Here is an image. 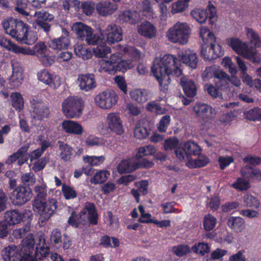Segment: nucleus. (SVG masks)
<instances>
[{
    "mask_svg": "<svg viewBox=\"0 0 261 261\" xmlns=\"http://www.w3.org/2000/svg\"><path fill=\"white\" fill-rule=\"evenodd\" d=\"M176 60L177 59L171 55L156 57L154 60L151 70L159 83L161 90L164 92L168 90L170 84V74H174L179 76L182 74Z\"/></svg>",
    "mask_w": 261,
    "mask_h": 261,
    "instance_id": "obj_1",
    "label": "nucleus"
},
{
    "mask_svg": "<svg viewBox=\"0 0 261 261\" xmlns=\"http://www.w3.org/2000/svg\"><path fill=\"white\" fill-rule=\"evenodd\" d=\"M191 32V28L188 23L178 21L168 29L166 37L171 43L185 45L188 42Z\"/></svg>",
    "mask_w": 261,
    "mask_h": 261,
    "instance_id": "obj_2",
    "label": "nucleus"
},
{
    "mask_svg": "<svg viewBox=\"0 0 261 261\" xmlns=\"http://www.w3.org/2000/svg\"><path fill=\"white\" fill-rule=\"evenodd\" d=\"M227 43L238 55L247 60H250L253 63H259L261 62V55L255 48L249 47L248 43L244 42L238 38H231Z\"/></svg>",
    "mask_w": 261,
    "mask_h": 261,
    "instance_id": "obj_3",
    "label": "nucleus"
},
{
    "mask_svg": "<svg viewBox=\"0 0 261 261\" xmlns=\"http://www.w3.org/2000/svg\"><path fill=\"white\" fill-rule=\"evenodd\" d=\"M84 101L77 96H69L62 103V112L69 118L80 117L84 109Z\"/></svg>",
    "mask_w": 261,
    "mask_h": 261,
    "instance_id": "obj_4",
    "label": "nucleus"
},
{
    "mask_svg": "<svg viewBox=\"0 0 261 261\" xmlns=\"http://www.w3.org/2000/svg\"><path fill=\"white\" fill-rule=\"evenodd\" d=\"M33 210L39 215V220L44 222L50 219L57 208V202L54 198L43 200L33 203Z\"/></svg>",
    "mask_w": 261,
    "mask_h": 261,
    "instance_id": "obj_5",
    "label": "nucleus"
},
{
    "mask_svg": "<svg viewBox=\"0 0 261 261\" xmlns=\"http://www.w3.org/2000/svg\"><path fill=\"white\" fill-rule=\"evenodd\" d=\"M72 30L79 39L85 40L88 45H95L100 40L99 36L93 33L91 27L82 22L74 23Z\"/></svg>",
    "mask_w": 261,
    "mask_h": 261,
    "instance_id": "obj_6",
    "label": "nucleus"
},
{
    "mask_svg": "<svg viewBox=\"0 0 261 261\" xmlns=\"http://www.w3.org/2000/svg\"><path fill=\"white\" fill-rule=\"evenodd\" d=\"M201 151L200 148L193 142H187L180 144L174 150L176 158L186 164L190 162L193 155H198Z\"/></svg>",
    "mask_w": 261,
    "mask_h": 261,
    "instance_id": "obj_7",
    "label": "nucleus"
},
{
    "mask_svg": "<svg viewBox=\"0 0 261 261\" xmlns=\"http://www.w3.org/2000/svg\"><path fill=\"white\" fill-rule=\"evenodd\" d=\"M49 252V248L46 243L45 237L40 235L37 240L35 251L33 254H23L18 261H37L46 257Z\"/></svg>",
    "mask_w": 261,
    "mask_h": 261,
    "instance_id": "obj_8",
    "label": "nucleus"
},
{
    "mask_svg": "<svg viewBox=\"0 0 261 261\" xmlns=\"http://www.w3.org/2000/svg\"><path fill=\"white\" fill-rule=\"evenodd\" d=\"M120 50H123L125 55H127L132 58L131 61L121 59L119 63L117 65V71L124 72L134 66L135 63L140 59L141 53L134 47L130 46H124Z\"/></svg>",
    "mask_w": 261,
    "mask_h": 261,
    "instance_id": "obj_9",
    "label": "nucleus"
},
{
    "mask_svg": "<svg viewBox=\"0 0 261 261\" xmlns=\"http://www.w3.org/2000/svg\"><path fill=\"white\" fill-rule=\"evenodd\" d=\"M99 32V41H103L109 45L118 42L122 40V30L120 27L116 24H109L105 30H100Z\"/></svg>",
    "mask_w": 261,
    "mask_h": 261,
    "instance_id": "obj_10",
    "label": "nucleus"
},
{
    "mask_svg": "<svg viewBox=\"0 0 261 261\" xmlns=\"http://www.w3.org/2000/svg\"><path fill=\"white\" fill-rule=\"evenodd\" d=\"M118 100L116 93L112 90H108L97 94L95 97L96 105L103 110H109L115 106Z\"/></svg>",
    "mask_w": 261,
    "mask_h": 261,
    "instance_id": "obj_11",
    "label": "nucleus"
},
{
    "mask_svg": "<svg viewBox=\"0 0 261 261\" xmlns=\"http://www.w3.org/2000/svg\"><path fill=\"white\" fill-rule=\"evenodd\" d=\"M32 191L29 188L20 186L16 188L11 194L10 199L15 205H22L31 200Z\"/></svg>",
    "mask_w": 261,
    "mask_h": 261,
    "instance_id": "obj_12",
    "label": "nucleus"
},
{
    "mask_svg": "<svg viewBox=\"0 0 261 261\" xmlns=\"http://www.w3.org/2000/svg\"><path fill=\"white\" fill-rule=\"evenodd\" d=\"M31 114L33 118L43 120L47 118L50 114L47 105L38 98H33L30 100Z\"/></svg>",
    "mask_w": 261,
    "mask_h": 261,
    "instance_id": "obj_13",
    "label": "nucleus"
},
{
    "mask_svg": "<svg viewBox=\"0 0 261 261\" xmlns=\"http://www.w3.org/2000/svg\"><path fill=\"white\" fill-rule=\"evenodd\" d=\"M12 73L9 78V84L13 88L21 85L24 80L23 69L21 64L16 60L11 62Z\"/></svg>",
    "mask_w": 261,
    "mask_h": 261,
    "instance_id": "obj_14",
    "label": "nucleus"
},
{
    "mask_svg": "<svg viewBox=\"0 0 261 261\" xmlns=\"http://www.w3.org/2000/svg\"><path fill=\"white\" fill-rule=\"evenodd\" d=\"M108 129L117 135H121L124 133V128L120 115L117 112H111L106 117Z\"/></svg>",
    "mask_w": 261,
    "mask_h": 261,
    "instance_id": "obj_15",
    "label": "nucleus"
},
{
    "mask_svg": "<svg viewBox=\"0 0 261 261\" xmlns=\"http://www.w3.org/2000/svg\"><path fill=\"white\" fill-rule=\"evenodd\" d=\"M37 77L40 82L55 89L59 87L61 84V78L59 75L45 69L39 71Z\"/></svg>",
    "mask_w": 261,
    "mask_h": 261,
    "instance_id": "obj_16",
    "label": "nucleus"
},
{
    "mask_svg": "<svg viewBox=\"0 0 261 261\" xmlns=\"http://www.w3.org/2000/svg\"><path fill=\"white\" fill-rule=\"evenodd\" d=\"M210 45L204 44L202 46L201 55L205 60L217 59L223 55L221 46L215 43H211Z\"/></svg>",
    "mask_w": 261,
    "mask_h": 261,
    "instance_id": "obj_17",
    "label": "nucleus"
},
{
    "mask_svg": "<svg viewBox=\"0 0 261 261\" xmlns=\"http://www.w3.org/2000/svg\"><path fill=\"white\" fill-rule=\"evenodd\" d=\"M178 57L184 64L191 68L197 67L198 59L195 53L189 49L184 48L178 52Z\"/></svg>",
    "mask_w": 261,
    "mask_h": 261,
    "instance_id": "obj_18",
    "label": "nucleus"
},
{
    "mask_svg": "<svg viewBox=\"0 0 261 261\" xmlns=\"http://www.w3.org/2000/svg\"><path fill=\"white\" fill-rule=\"evenodd\" d=\"M196 117L203 120L212 119L216 115V110L211 106L202 103H197L193 107Z\"/></svg>",
    "mask_w": 261,
    "mask_h": 261,
    "instance_id": "obj_19",
    "label": "nucleus"
},
{
    "mask_svg": "<svg viewBox=\"0 0 261 261\" xmlns=\"http://www.w3.org/2000/svg\"><path fill=\"white\" fill-rule=\"evenodd\" d=\"M49 50L44 42H39L34 45L32 48L21 47L20 54L36 56L38 59H40Z\"/></svg>",
    "mask_w": 261,
    "mask_h": 261,
    "instance_id": "obj_20",
    "label": "nucleus"
},
{
    "mask_svg": "<svg viewBox=\"0 0 261 261\" xmlns=\"http://www.w3.org/2000/svg\"><path fill=\"white\" fill-rule=\"evenodd\" d=\"M40 235H42V234H40ZM40 234L37 236L36 242L34 236L32 233H29L25 239L21 241L19 248L23 254L32 255L34 254L35 251L34 246L35 243L37 244V240ZM43 236H44V234Z\"/></svg>",
    "mask_w": 261,
    "mask_h": 261,
    "instance_id": "obj_21",
    "label": "nucleus"
},
{
    "mask_svg": "<svg viewBox=\"0 0 261 261\" xmlns=\"http://www.w3.org/2000/svg\"><path fill=\"white\" fill-rule=\"evenodd\" d=\"M62 129L67 134L81 135L84 133V128L79 122L70 120H64L61 123Z\"/></svg>",
    "mask_w": 261,
    "mask_h": 261,
    "instance_id": "obj_22",
    "label": "nucleus"
},
{
    "mask_svg": "<svg viewBox=\"0 0 261 261\" xmlns=\"http://www.w3.org/2000/svg\"><path fill=\"white\" fill-rule=\"evenodd\" d=\"M117 9V5L109 1H101L96 5V10L97 13L102 16L113 14Z\"/></svg>",
    "mask_w": 261,
    "mask_h": 261,
    "instance_id": "obj_23",
    "label": "nucleus"
},
{
    "mask_svg": "<svg viewBox=\"0 0 261 261\" xmlns=\"http://www.w3.org/2000/svg\"><path fill=\"white\" fill-rule=\"evenodd\" d=\"M77 84L81 90L89 91L96 87L94 76L92 74L80 75L77 79Z\"/></svg>",
    "mask_w": 261,
    "mask_h": 261,
    "instance_id": "obj_24",
    "label": "nucleus"
},
{
    "mask_svg": "<svg viewBox=\"0 0 261 261\" xmlns=\"http://www.w3.org/2000/svg\"><path fill=\"white\" fill-rule=\"evenodd\" d=\"M22 255L19 248L14 245L5 248L2 253L4 261H18Z\"/></svg>",
    "mask_w": 261,
    "mask_h": 261,
    "instance_id": "obj_25",
    "label": "nucleus"
},
{
    "mask_svg": "<svg viewBox=\"0 0 261 261\" xmlns=\"http://www.w3.org/2000/svg\"><path fill=\"white\" fill-rule=\"evenodd\" d=\"M228 227L236 233L242 232L245 229L246 224L243 218L239 216H230L227 220Z\"/></svg>",
    "mask_w": 261,
    "mask_h": 261,
    "instance_id": "obj_26",
    "label": "nucleus"
},
{
    "mask_svg": "<svg viewBox=\"0 0 261 261\" xmlns=\"http://www.w3.org/2000/svg\"><path fill=\"white\" fill-rule=\"evenodd\" d=\"M137 30L140 35L149 39L155 37L158 33L156 28L148 21L142 22L138 25Z\"/></svg>",
    "mask_w": 261,
    "mask_h": 261,
    "instance_id": "obj_27",
    "label": "nucleus"
},
{
    "mask_svg": "<svg viewBox=\"0 0 261 261\" xmlns=\"http://www.w3.org/2000/svg\"><path fill=\"white\" fill-rule=\"evenodd\" d=\"M81 213L83 217L86 216V221L88 220L91 224L94 225L97 223L98 214L94 204L90 202L86 203Z\"/></svg>",
    "mask_w": 261,
    "mask_h": 261,
    "instance_id": "obj_28",
    "label": "nucleus"
},
{
    "mask_svg": "<svg viewBox=\"0 0 261 261\" xmlns=\"http://www.w3.org/2000/svg\"><path fill=\"white\" fill-rule=\"evenodd\" d=\"M27 151V148L25 147H21L16 152L14 153L8 158L6 161V163L10 165L18 160L17 163L18 165L20 166L23 164L28 160L26 154Z\"/></svg>",
    "mask_w": 261,
    "mask_h": 261,
    "instance_id": "obj_29",
    "label": "nucleus"
},
{
    "mask_svg": "<svg viewBox=\"0 0 261 261\" xmlns=\"http://www.w3.org/2000/svg\"><path fill=\"white\" fill-rule=\"evenodd\" d=\"M120 21L135 24L141 19V16L136 10H125L120 12L118 16Z\"/></svg>",
    "mask_w": 261,
    "mask_h": 261,
    "instance_id": "obj_30",
    "label": "nucleus"
},
{
    "mask_svg": "<svg viewBox=\"0 0 261 261\" xmlns=\"http://www.w3.org/2000/svg\"><path fill=\"white\" fill-rule=\"evenodd\" d=\"M137 162L135 159H126L122 160L119 164L117 166V171L121 174L129 173L137 170Z\"/></svg>",
    "mask_w": 261,
    "mask_h": 261,
    "instance_id": "obj_31",
    "label": "nucleus"
},
{
    "mask_svg": "<svg viewBox=\"0 0 261 261\" xmlns=\"http://www.w3.org/2000/svg\"><path fill=\"white\" fill-rule=\"evenodd\" d=\"M131 98L138 103H144L151 98V93L147 90L142 89H135L129 92Z\"/></svg>",
    "mask_w": 261,
    "mask_h": 261,
    "instance_id": "obj_32",
    "label": "nucleus"
},
{
    "mask_svg": "<svg viewBox=\"0 0 261 261\" xmlns=\"http://www.w3.org/2000/svg\"><path fill=\"white\" fill-rule=\"evenodd\" d=\"M240 172L242 176L248 180L251 179L254 181L261 180V170L259 169H254L246 166L241 169Z\"/></svg>",
    "mask_w": 261,
    "mask_h": 261,
    "instance_id": "obj_33",
    "label": "nucleus"
},
{
    "mask_svg": "<svg viewBox=\"0 0 261 261\" xmlns=\"http://www.w3.org/2000/svg\"><path fill=\"white\" fill-rule=\"evenodd\" d=\"M180 83L187 96L192 97L196 95L197 88L193 81L184 77L180 79Z\"/></svg>",
    "mask_w": 261,
    "mask_h": 261,
    "instance_id": "obj_34",
    "label": "nucleus"
},
{
    "mask_svg": "<svg viewBox=\"0 0 261 261\" xmlns=\"http://www.w3.org/2000/svg\"><path fill=\"white\" fill-rule=\"evenodd\" d=\"M28 30L27 25L22 21L19 20L11 37L15 38L17 41L22 42L26 38Z\"/></svg>",
    "mask_w": 261,
    "mask_h": 261,
    "instance_id": "obj_35",
    "label": "nucleus"
},
{
    "mask_svg": "<svg viewBox=\"0 0 261 261\" xmlns=\"http://www.w3.org/2000/svg\"><path fill=\"white\" fill-rule=\"evenodd\" d=\"M42 182L40 185H36L34 189L36 194L33 202H36L41 200H46L47 194V186L42 179Z\"/></svg>",
    "mask_w": 261,
    "mask_h": 261,
    "instance_id": "obj_36",
    "label": "nucleus"
},
{
    "mask_svg": "<svg viewBox=\"0 0 261 261\" xmlns=\"http://www.w3.org/2000/svg\"><path fill=\"white\" fill-rule=\"evenodd\" d=\"M74 50L76 56L84 60H88L92 57L91 50L83 44H76L74 46Z\"/></svg>",
    "mask_w": 261,
    "mask_h": 261,
    "instance_id": "obj_37",
    "label": "nucleus"
},
{
    "mask_svg": "<svg viewBox=\"0 0 261 261\" xmlns=\"http://www.w3.org/2000/svg\"><path fill=\"white\" fill-rule=\"evenodd\" d=\"M69 44L70 40L67 37H61L49 42V47L54 49H65L67 48Z\"/></svg>",
    "mask_w": 261,
    "mask_h": 261,
    "instance_id": "obj_38",
    "label": "nucleus"
},
{
    "mask_svg": "<svg viewBox=\"0 0 261 261\" xmlns=\"http://www.w3.org/2000/svg\"><path fill=\"white\" fill-rule=\"evenodd\" d=\"M138 8L147 17L151 18L153 17L154 10L150 0H143L141 3L138 4Z\"/></svg>",
    "mask_w": 261,
    "mask_h": 261,
    "instance_id": "obj_39",
    "label": "nucleus"
},
{
    "mask_svg": "<svg viewBox=\"0 0 261 261\" xmlns=\"http://www.w3.org/2000/svg\"><path fill=\"white\" fill-rule=\"evenodd\" d=\"M210 162L209 159L204 155H200L196 159H190L187 163V166L190 168H200L206 166Z\"/></svg>",
    "mask_w": 261,
    "mask_h": 261,
    "instance_id": "obj_40",
    "label": "nucleus"
},
{
    "mask_svg": "<svg viewBox=\"0 0 261 261\" xmlns=\"http://www.w3.org/2000/svg\"><path fill=\"white\" fill-rule=\"evenodd\" d=\"M23 217V214L13 210L6 213L5 218L10 225H15L20 222Z\"/></svg>",
    "mask_w": 261,
    "mask_h": 261,
    "instance_id": "obj_41",
    "label": "nucleus"
},
{
    "mask_svg": "<svg viewBox=\"0 0 261 261\" xmlns=\"http://www.w3.org/2000/svg\"><path fill=\"white\" fill-rule=\"evenodd\" d=\"M199 35L204 43H215L216 38L213 33L205 26L200 28Z\"/></svg>",
    "mask_w": 261,
    "mask_h": 261,
    "instance_id": "obj_42",
    "label": "nucleus"
},
{
    "mask_svg": "<svg viewBox=\"0 0 261 261\" xmlns=\"http://www.w3.org/2000/svg\"><path fill=\"white\" fill-rule=\"evenodd\" d=\"M59 148L61 151L60 156L62 160L65 161H69L72 154V148L68 144L63 142H58Z\"/></svg>",
    "mask_w": 261,
    "mask_h": 261,
    "instance_id": "obj_43",
    "label": "nucleus"
},
{
    "mask_svg": "<svg viewBox=\"0 0 261 261\" xmlns=\"http://www.w3.org/2000/svg\"><path fill=\"white\" fill-rule=\"evenodd\" d=\"M12 107L17 111H20L23 108L24 100L20 93L14 92L10 95Z\"/></svg>",
    "mask_w": 261,
    "mask_h": 261,
    "instance_id": "obj_44",
    "label": "nucleus"
},
{
    "mask_svg": "<svg viewBox=\"0 0 261 261\" xmlns=\"http://www.w3.org/2000/svg\"><path fill=\"white\" fill-rule=\"evenodd\" d=\"M244 177H238L235 182L231 184L230 187L239 191H247L250 188L248 179Z\"/></svg>",
    "mask_w": 261,
    "mask_h": 261,
    "instance_id": "obj_45",
    "label": "nucleus"
},
{
    "mask_svg": "<svg viewBox=\"0 0 261 261\" xmlns=\"http://www.w3.org/2000/svg\"><path fill=\"white\" fill-rule=\"evenodd\" d=\"M110 175L109 171L106 170H99L90 179V182L94 185L102 184L107 180Z\"/></svg>",
    "mask_w": 261,
    "mask_h": 261,
    "instance_id": "obj_46",
    "label": "nucleus"
},
{
    "mask_svg": "<svg viewBox=\"0 0 261 261\" xmlns=\"http://www.w3.org/2000/svg\"><path fill=\"white\" fill-rule=\"evenodd\" d=\"M156 152L155 147L151 145L140 147L137 149L136 158H141L145 156L153 155Z\"/></svg>",
    "mask_w": 261,
    "mask_h": 261,
    "instance_id": "obj_47",
    "label": "nucleus"
},
{
    "mask_svg": "<svg viewBox=\"0 0 261 261\" xmlns=\"http://www.w3.org/2000/svg\"><path fill=\"white\" fill-rule=\"evenodd\" d=\"M101 41L97 43V46L94 47L93 51L94 56L98 58H105L108 54L111 53V48L108 46L103 44H99Z\"/></svg>",
    "mask_w": 261,
    "mask_h": 261,
    "instance_id": "obj_48",
    "label": "nucleus"
},
{
    "mask_svg": "<svg viewBox=\"0 0 261 261\" xmlns=\"http://www.w3.org/2000/svg\"><path fill=\"white\" fill-rule=\"evenodd\" d=\"M192 17L198 22L204 23L207 18L206 11L200 8H195L191 12Z\"/></svg>",
    "mask_w": 261,
    "mask_h": 261,
    "instance_id": "obj_49",
    "label": "nucleus"
},
{
    "mask_svg": "<svg viewBox=\"0 0 261 261\" xmlns=\"http://www.w3.org/2000/svg\"><path fill=\"white\" fill-rule=\"evenodd\" d=\"M191 249L196 254L203 256L210 251V246L204 242H199L193 245Z\"/></svg>",
    "mask_w": 261,
    "mask_h": 261,
    "instance_id": "obj_50",
    "label": "nucleus"
},
{
    "mask_svg": "<svg viewBox=\"0 0 261 261\" xmlns=\"http://www.w3.org/2000/svg\"><path fill=\"white\" fill-rule=\"evenodd\" d=\"M0 45L15 54H20L21 47L3 37H0Z\"/></svg>",
    "mask_w": 261,
    "mask_h": 261,
    "instance_id": "obj_51",
    "label": "nucleus"
},
{
    "mask_svg": "<svg viewBox=\"0 0 261 261\" xmlns=\"http://www.w3.org/2000/svg\"><path fill=\"white\" fill-rule=\"evenodd\" d=\"M244 117L249 120L261 121V108L251 109L244 113Z\"/></svg>",
    "mask_w": 261,
    "mask_h": 261,
    "instance_id": "obj_52",
    "label": "nucleus"
},
{
    "mask_svg": "<svg viewBox=\"0 0 261 261\" xmlns=\"http://www.w3.org/2000/svg\"><path fill=\"white\" fill-rule=\"evenodd\" d=\"M243 202L246 207L252 208H258L260 206V202L257 198L249 193L244 196Z\"/></svg>",
    "mask_w": 261,
    "mask_h": 261,
    "instance_id": "obj_53",
    "label": "nucleus"
},
{
    "mask_svg": "<svg viewBox=\"0 0 261 261\" xmlns=\"http://www.w3.org/2000/svg\"><path fill=\"white\" fill-rule=\"evenodd\" d=\"M18 21L13 18L5 19L3 23L5 33L11 36L18 24Z\"/></svg>",
    "mask_w": 261,
    "mask_h": 261,
    "instance_id": "obj_54",
    "label": "nucleus"
},
{
    "mask_svg": "<svg viewBox=\"0 0 261 261\" xmlns=\"http://www.w3.org/2000/svg\"><path fill=\"white\" fill-rule=\"evenodd\" d=\"M217 219L211 214L205 215L203 219V226L205 231L213 230L217 224Z\"/></svg>",
    "mask_w": 261,
    "mask_h": 261,
    "instance_id": "obj_55",
    "label": "nucleus"
},
{
    "mask_svg": "<svg viewBox=\"0 0 261 261\" xmlns=\"http://www.w3.org/2000/svg\"><path fill=\"white\" fill-rule=\"evenodd\" d=\"M99 68L98 71L100 72H108L113 74L117 71L115 66H113L108 60H101L99 62Z\"/></svg>",
    "mask_w": 261,
    "mask_h": 261,
    "instance_id": "obj_56",
    "label": "nucleus"
},
{
    "mask_svg": "<svg viewBox=\"0 0 261 261\" xmlns=\"http://www.w3.org/2000/svg\"><path fill=\"white\" fill-rule=\"evenodd\" d=\"M191 248L188 245H179L172 248L173 253L178 257L183 256L191 252Z\"/></svg>",
    "mask_w": 261,
    "mask_h": 261,
    "instance_id": "obj_57",
    "label": "nucleus"
},
{
    "mask_svg": "<svg viewBox=\"0 0 261 261\" xmlns=\"http://www.w3.org/2000/svg\"><path fill=\"white\" fill-rule=\"evenodd\" d=\"M69 224L74 227H77L80 224H85L86 222V216L83 217L80 213L79 215H75L73 213L69 217L68 221Z\"/></svg>",
    "mask_w": 261,
    "mask_h": 261,
    "instance_id": "obj_58",
    "label": "nucleus"
},
{
    "mask_svg": "<svg viewBox=\"0 0 261 261\" xmlns=\"http://www.w3.org/2000/svg\"><path fill=\"white\" fill-rule=\"evenodd\" d=\"M84 161L92 166H99L102 164L105 160V157L103 155L100 156H84Z\"/></svg>",
    "mask_w": 261,
    "mask_h": 261,
    "instance_id": "obj_59",
    "label": "nucleus"
},
{
    "mask_svg": "<svg viewBox=\"0 0 261 261\" xmlns=\"http://www.w3.org/2000/svg\"><path fill=\"white\" fill-rule=\"evenodd\" d=\"M189 6L182 0H179L172 4L171 6V13L172 14L181 13L184 11Z\"/></svg>",
    "mask_w": 261,
    "mask_h": 261,
    "instance_id": "obj_60",
    "label": "nucleus"
},
{
    "mask_svg": "<svg viewBox=\"0 0 261 261\" xmlns=\"http://www.w3.org/2000/svg\"><path fill=\"white\" fill-rule=\"evenodd\" d=\"M62 192L64 198L66 200L74 199L77 196V192L75 189L65 184L62 185Z\"/></svg>",
    "mask_w": 261,
    "mask_h": 261,
    "instance_id": "obj_61",
    "label": "nucleus"
},
{
    "mask_svg": "<svg viewBox=\"0 0 261 261\" xmlns=\"http://www.w3.org/2000/svg\"><path fill=\"white\" fill-rule=\"evenodd\" d=\"M33 17L36 19V22L38 20L41 21H51L54 18L53 14L48 13L44 10L36 11L34 13Z\"/></svg>",
    "mask_w": 261,
    "mask_h": 261,
    "instance_id": "obj_62",
    "label": "nucleus"
},
{
    "mask_svg": "<svg viewBox=\"0 0 261 261\" xmlns=\"http://www.w3.org/2000/svg\"><path fill=\"white\" fill-rule=\"evenodd\" d=\"M21 182L27 186L34 185L36 182V178L33 173L30 172L22 174L21 176Z\"/></svg>",
    "mask_w": 261,
    "mask_h": 261,
    "instance_id": "obj_63",
    "label": "nucleus"
},
{
    "mask_svg": "<svg viewBox=\"0 0 261 261\" xmlns=\"http://www.w3.org/2000/svg\"><path fill=\"white\" fill-rule=\"evenodd\" d=\"M146 109L149 111L154 112L157 114L162 115L166 113V110L154 101L147 103Z\"/></svg>",
    "mask_w": 261,
    "mask_h": 261,
    "instance_id": "obj_64",
    "label": "nucleus"
}]
</instances>
